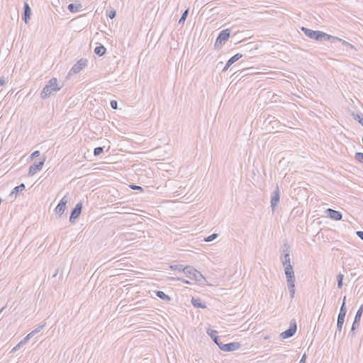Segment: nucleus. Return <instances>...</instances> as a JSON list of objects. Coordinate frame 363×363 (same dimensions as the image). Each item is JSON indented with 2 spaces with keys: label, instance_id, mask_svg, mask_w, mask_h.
Segmentation results:
<instances>
[{
  "label": "nucleus",
  "instance_id": "f257e3e1",
  "mask_svg": "<svg viewBox=\"0 0 363 363\" xmlns=\"http://www.w3.org/2000/svg\"><path fill=\"white\" fill-rule=\"evenodd\" d=\"M301 30L308 38L316 41H330L331 43H335V40L338 39V37L330 35L320 30H313L305 27H301Z\"/></svg>",
  "mask_w": 363,
  "mask_h": 363
},
{
  "label": "nucleus",
  "instance_id": "f03ea898",
  "mask_svg": "<svg viewBox=\"0 0 363 363\" xmlns=\"http://www.w3.org/2000/svg\"><path fill=\"white\" fill-rule=\"evenodd\" d=\"M218 332L216 330L208 331V334L211 337L212 340L215 344L217 345L220 350L224 352H232L238 350L241 347V344L238 342H230L223 344L220 342V337L217 335Z\"/></svg>",
  "mask_w": 363,
  "mask_h": 363
},
{
  "label": "nucleus",
  "instance_id": "7ed1b4c3",
  "mask_svg": "<svg viewBox=\"0 0 363 363\" xmlns=\"http://www.w3.org/2000/svg\"><path fill=\"white\" fill-rule=\"evenodd\" d=\"M62 86L63 84L59 86L57 79L52 77L48 82V84L43 89L40 96L43 99H48L53 92L60 91Z\"/></svg>",
  "mask_w": 363,
  "mask_h": 363
},
{
  "label": "nucleus",
  "instance_id": "20e7f679",
  "mask_svg": "<svg viewBox=\"0 0 363 363\" xmlns=\"http://www.w3.org/2000/svg\"><path fill=\"white\" fill-rule=\"evenodd\" d=\"M230 36V30L229 28L221 30L214 44V48L216 50H220L229 39Z\"/></svg>",
  "mask_w": 363,
  "mask_h": 363
},
{
  "label": "nucleus",
  "instance_id": "39448f33",
  "mask_svg": "<svg viewBox=\"0 0 363 363\" xmlns=\"http://www.w3.org/2000/svg\"><path fill=\"white\" fill-rule=\"evenodd\" d=\"M184 273L188 278L195 280L196 281L200 282L202 279L205 280L202 274L192 266H186Z\"/></svg>",
  "mask_w": 363,
  "mask_h": 363
},
{
  "label": "nucleus",
  "instance_id": "423d86ee",
  "mask_svg": "<svg viewBox=\"0 0 363 363\" xmlns=\"http://www.w3.org/2000/svg\"><path fill=\"white\" fill-rule=\"evenodd\" d=\"M297 325L295 320H292L290 323L289 328L285 331L282 332L280 334V337L281 339H287L292 337L296 332Z\"/></svg>",
  "mask_w": 363,
  "mask_h": 363
},
{
  "label": "nucleus",
  "instance_id": "0eeeda50",
  "mask_svg": "<svg viewBox=\"0 0 363 363\" xmlns=\"http://www.w3.org/2000/svg\"><path fill=\"white\" fill-rule=\"evenodd\" d=\"M88 60L85 58H81L78 60L69 72V74L79 73L87 66Z\"/></svg>",
  "mask_w": 363,
  "mask_h": 363
},
{
  "label": "nucleus",
  "instance_id": "6e6552de",
  "mask_svg": "<svg viewBox=\"0 0 363 363\" xmlns=\"http://www.w3.org/2000/svg\"><path fill=\"white\" fill-rule=\"evenodd\" d=\"M82 207H83L82 203L79 202L72 208L71 213H70V216H69V222L70 223H74L76 220V219H77L79 218V216H80V214L82 213Z\"/></svg>",
  "mask_w": 363,
  "mask_h": 363
},
{
  "label": "nucleus",
  "instance_id": "1a4fd4ad",
  "mask_svg": "<svg viewBox=\"0 0 363 363\" xmlns=\"http://www.w3.org/2000/svg\"><path fill=\"white\" fill-rule=\"evenodd\" d=\"M45 157H44L42 160L39 161L38 162L33 163V164H31L29 167L28 174L30 176H33L35 174H36L38 172L41 170L43 168V166L45 163Z\"/></svg>",
  "mask_w": 363,
  "mask_h": 363
},
{
  "label": "nucleus",
  "instance_id": "9d476101",
  "mask_svg": "<svg viewBox=\"0 0 363 363\" xmlns=\"http://www.w3.org/2000/svg\"><path fill=\"white\" fill-rule=\"evenodd\" d=\"M67 201H68V199H67V195H65L60 200V201L59 202V203L56 206V208L55 209V211L60 216H61L64 213V212H65V211L66 209V204H67Z\"/></svg>",
  "mask_w": 363,
  "mask_h": 363
},
{
  "label": "nucleus",
  "instance_id": "9b49d317",
  "mask_svg": "<svg viewBox=\"0 0 363 363\" xmlns=\"http://www.w3.org/2000/svg\"><path fill=\"white\" fill-rule=\"evenodd\" d=\"M287 283L295 282V276L291 264L284 266Z\"/></svg>",
  "mask_w": 363,
  "mask_h": 363
},
{
  "label": "nucleus",
  "instance_id": "f8f14e48",
  "mask_svg": "<svg viewBox=\"0 0 363 363\" xmlns=\"http://www.w3.org/2000/svg\"><path fill=\"white\" fill-rule=\"evenodd\" d=\"M325 213H327V216L334 220H340L342 218V213L340 211L332 209V208H328L325 211Z\"/></svg>",
  "mask_w": 363,
  "mask_h": 363
},
{
  "label": "nucleus",
  "instance_id": "ddd939ff",
  "mask_svg": "<svg viewBox=\"0 0 363 363\" xmlns=\"http://www.w3.org/2000/svg\"><path fill=\"white\" fill-rule=\"evenodd\" d=\"M280 199V195H279V189L278 185L276 186V189L273 193V195L271 198V207L272 210L274 211L277 206L279 201Z\"/></svg>",
  "mask_w": 363,
  "mask_h": 363
},
{
  "label": "nucleus",
  "instance_id": "4468645a",
  "mask_svg": "<svg viewBox=\"0 0 363 363\" xmlns=\"http://www.w3.org/2000/svg\"><path fill=\"white\" fill-rule=\"evenodd\" d=\"M31 16V9L30 6L27 2H24L23 4V13L22 15V19L26 23H28L29 20L30 19Z\"/></svg>",
  "mask_w": 363,
  "mask_h": 363
},
{
  "label": "nucleus",
  "instance_id": "2eb2a0df",
  "mask_svg": "<svg viewBox=\"0 0 363 363\" xmlns=\"http://www.w3.org/2000/svg\"><path fill=\"white\" fill-rule=\"evenodd\" d=\"M284 247L286 249L283 250V255L281 257L283 266H287V264H291L290 263V253L289 250V246L285 244Z\"/></svg>",
  "mask_w": 363,
  "mask_h": 363
},
{
  "label": "nucleus",
  "instance_id": "dca6fc26",
  "mask_svg": "<svg viewBox=\"0 0 363 363\" xmlns=\"http://www.w3.org/2000/svg\"><path fill=\"white\" fill-rule=\"evenodd\" d=\"M345 300H346V296H345L343 298V301H342V306L340 307L339 314L337 315V318H339V319L345 320V317L346 313H347Z\"/></svg>",
  "mask_w": 363,
  "mask_h": 363
},
{
  "label": "nucleus",
  "instance_id": "f3484780",
  "mask_svg": "<svg viewBox=\"0 0 363 363\" xmlns=\"http://www.w3.org/2000/svg\"><path fill=\"white\" fill-rule=\"evenodd\" d=\"M191 304L195 307L198 308H206V306L204 303L201 301L200 298L192 297L191 298Z\"/></svg>",
  "mask_w": 363,
  "mask_h": 363
},
{
  "label": "nucleus",
  "instance_id": "a211bd4d",
  "mask_svg": "<svg viewBox=\"0 0 363 363\" xmlns=\"http://www.w3.org/2000/svg\"><path fill=\"white\" fill-rule=\"evenodd\" d=\"M82 6L81 4H69L67 6L69 11L71 13H77L79 11Z\"/></svg>",
  "mask_w": 363,
  "mask_h": 363
},
{
  "label": "nucleus",
  "instance_id": "6ab92c4d",
  "mask_svg": "<svg viewBox=\"0 0 363 363\" xmlns=\"http://www.w3.org/2000/svg\"><path fill=\"white\" fill-rule=\"evenodd\" d=\"M25 188H26L25 184L22 183L20 185L13 188L9 196L12 197L13 195H14V194L17 195L19 192L23 191L25 189Z\"/></svg>",
  "mask_w": 363,
  "mask_h": 363
},
{
  "label": "nucleus",
  "instance_id": "aec40b11",
  "mask_svg": "<svg viewBox=\"0 0 363 363\" xmlns=\"http://www.w3.org/2000/svg\"><path fill=\"white\" fill-rule=\"evenodd\" d=\"M106 48L102 45L96 46L94 49V53L99 56H103L106 53Z\"/></svg>",
  "mask_w": 363,
  "mask_h": 363
},
{
  "label": "nucleus",
  "instance_id": "412c9836",
  "mask_svg": "<svg viewBox=\"0 0 363 363\" xmlns=\"http://www.w3.org/2000/svg\"><path fill=\"white\" fill-rule=\"evenodd\" d=\"M243 56V55L240 54V53H237L236 55H233V57H231L228 60V66H231L233 63H235V62H237L238 60H240V58H242Z\"/></svg>",
  "mask_w": 363,
  "mask_h": 363
},
{
  "label": "nucleus",
  "instance_id": "4be33fe9",
  "mask_svg": "<svg viewBox=\"0 0 363 363\" xmlns=\"http://www.w3.org/2000/svg\"><path fill=\"white\" fill-rule=\"evenodd\" d=\"M155 294L158 298L163 301H169L171 300V298L162 291H155Z\"/></svg>",
  "mask_w": 363,
  "mask_h": 363
},
{
  "label": "nucleus",
  "instance_id": "5701e85b",
  "mask_svg": "<svg viewBox=\"0 0 363 363\" xmlns=\"http://www.w3.org/2000/svg\"><path fill=\"white\" fill-rule=\"evenodd\" d=\"M290 298L292 299L295 294V282L287 283Z\"/></svg>",
  "mask_w": 363,
  "mask_h": 363
},
{
  "label": "nucleus",
  "instance_id": "b1692460",
  "mask_svg": "<svg viewBox=\"0 0 363 363\" xmlns=\"http://www.w3.org/2000/svg\"><path fill=\"white\" fill-rule=\"evenodd\" d=\"M169 268L171 269H172V270H177V271H179V272H184V270L186 269V266H184L182 264H174V265H170Z\"/></svg>",
  "mask_w": 363,
  "mask_h": 363
},
{
  "label": "nucleus",
  "instance_id": "393cba45",
  "mask_svg": "<svg viewBox=\"0 0 363 363\" xmlns=\"http://www.w3.org/2000/svg\"><path fill=\"white\" fill-rule=\"evenodd\" d=\"M344 319H339L337 320V331L335 332V335L337 334H340L341 333L342 325L344 324Z\"/></svg>",
  "mask_w": 363,
  "mask_h": 363
},
{
  "label": "nucleus",
  "instance_id": "a878e982",
  "mask_svg": "<svg viewBox=\"0 0 363 363\" xmlns=\"http://www.w3.org/2000/svg\"><path fill=\"white\" fill-rule=\"evenodd\" d=\"M359 322L360 320H357L356 319L354 320L353 321V323H352V328H351V330H350V334L352 335V336H354V330L359 326Z\"/></svg>",
  "mask_w": 363,
  "mask_h": 363
},
{
  "label": "nucleus",
  "instance_id": "bb28decb",
  "mask_svg": "<svg viewBox=\"0 0 363 363\" xmlns=\"http://www.w3.org/2000/svg\"><path fill=\"white\" fill-rule=\"evenodd\" d=\"M106 15L110 19H113L116 17V12L114 9L110 7L108 10H106Z\"/></svg>",
  "mask_w": 363,
  "mask_h": 363
},
{
  "label": "nucleus",
  "instance_id": "cd10ccee",
  "mask_svg": "<svg viewBox=\"0 0 363 363\" xmlns=\"http://www.w3.org/2000/svg\"><path fill=\"white\" fill-rule=\"evenodd\" d=\"M188 13H189V9H186L183 12L182 16L180 17V18L179 20V22H178L179 24H184V22H185V21L186 19V17L188 16Z\"/></svg>",
  "mask_w": 363,
  "mask_h": 363
},
{
  "label": "nucleus",
  "instance_id": "c85d7f7f",
  "mask_svg": "<svg viewBox=\"0 0 363 363\" xmlns=\"http://www.w3.org/2000/svg\"><path fill=\"white\" fill-rule=\"evenodd\" d=\"M362 313H363V303L358 308V310H357V311L356 313L354 319H356L357 320H361V317L362 315Z\"/></svg>",
  "mask_w": 363,
  "mask_h": 363
},
{
  "label": "nucleus",
  "instance_id": "c756f323",
  "mask_svg": "<svg viewBox=\"0 0 363 363\" xmlns=\"http://www.w3.org/2000/svg\"><path fill=\"white\" fill-rule=\"evenodd\" d=\"M336 41L341 42L344 46L350 47V48L354 49L355 50H357L356 48L353 45L350 44V43H348L340 38H338V39L335 40V42Z\"/></svg>",
  "mask_w": 363,
  "mask_h": 363
},
{
  "label": "nucleus",
  "instance_id": "7c9ffc66",
  "mask_svg": "<svg viewBox=\"0 0 363 363\" xmlns=\"http://www.w3.org/2000/svg\"><path fill=\"white\" fill-rule=\"evenodd\" d=\"M344 276L341 273L337 274V287L339 289H341L342 287V281H343Z\"/></svg>",
  "mask_w": 363,
  "mask_h": 363
},
{
  "label": "nucleus",
  "instance_id": "2f4dec72",
  "mask_svg": "<svg viewBox=\"0 0 363 363\" xmlns=\"http://www.w3.org/2000/svg\"><path fill=\"white\" fill-rule=\"evenodd\" d=\"M104 152V147H97L94 150V156H99Z\"/></svg>",
  "mask_w": 363,
  "mask_h": 363
},
{
  "label": "nucleus",
  "instance_id": "473e14b6",
  "mask_svg": "<svg viewBox=\"0 0 363 363\" xmlns=\"http://www.w3.org/2000/svg\"><path fill=\"white\" fill-rule=\"evenodd\" d=\"M354 158L357 161L363 163V153L362 152H357L354 155Z\"/></svg>",
  "mask_w": 363,
  "mask_h": 363
},
{
  "label": "nucleus",
  "instance_id": "72a5a7b5",
  "mask_svg": "<svg viewBox=\"0 0 363 363\" xmlns=\"http://www.w3.org/2000/svg\"><path fill=\"white\" fill-rule=\"evenodd\" d=\"M218 235L216 233H213L206 238H204V241L209 242L213 241L216 238H217Z\"/></svg>",
  "mask_w": 363,
  "mask_h": 363
},
{
  "label": "nucleus",
  "instance_id": "f704fd0d",
  "mask_svg": "<svg viewBox=\"0 0 363 363\" xmlns=\"http://www.w3.org/2000/svg\"><path fill=\"white\" fill-rule=\"evenodd\" d=\"M23 345H25V343L23 342V340H21V342H19L11 350L12 352H16L18 350H19Z\"/></svg>",
  "mask_w": 363,
  "mask_h": 363
},
{
  "label": "nucleus",
  "instance_id": "c9c22d12",
  "mask_svg": "<svg viewBox=\"0 0 363 363\" xmlns=\"http://www.w3.org/2000/svg\"><path fill=\"white\" fill-rule=\"evenodd\" d=\"M45 325H46V323H45L42 324L41 325L38 326L37 328H35L34 330L32 331L33 333L35 335V334L40 332L43 329V328L45 326Z\"/></svg>",
  "mask_w": 363,
  "mask_h": 363
},
{
  "label": "nucleus",
  "instance_id": "e433bc0d",
  "mask_svg": "<svg viewBox=\"0 0 363 363\" xmlns=\"http://www.w3.org/2000/svg\"><path fill=\"white\" fill-rule=\"evenodd\" d=\"M34 336V334L31 331L30 333H28L22 340L26 344L32 337Z\"/></svg>",
  "mask_w": 363,
  "mask_h": 363
},
{
  "label": "nucleus",
  "instance_id": "4c0bfd02",
  "mask_svg": "<svg viewBox=\"0 0 363 363\" xmlns=\"http://www.w3.org/2000/svg\"><path fill=\"white\" fill-rule=\"evenodd\" d=\"M172 280H178V281H182V282H184V284H190L191 282L186 279H182V278H179V277H172L171 278Z\"/></svg>",
  "mask_w": 363,
  "mask_h": 363
},
{
  "label": "nucleus",
  "instance_id": "58836bf2",
  "mask_svg": "<svg viewBox=\"0 0 363 363\" xmlns=\"http://www.w3.org/2000/svg\"><path fill=\"white\" fill-rule=\"evenodd\" d=\"M110 105H111V107L113 108V109H117L118 108V103L116 100H112L110 102Z\"/></svg>",
  "mask_w": 363,
  "mask_h": 363
},
{
  "label": "nucleus",
  "instance_id": "ea45409f",
  "mask_svg": "<svg viewBox=\"0 0 363 363\" xmlns=\"http://www.w3.org/2000/svg\"><path fill=\"white\" fill-rule=\"evenodd\" d=\"M130 187L132 189H133V190L143 191V187L140 186H138V185H135V184H131V185H130Z\"/></svg>",
  "mask_w": 363,
  "mask_h": 363
},
{
  "label": "nucleus",
  "instance_id": "a19ab883",
  "mask_svg": "<svg viewBox=\"0 0 363 363\" xmlns=\"http://www.w3.org/2000/svg\"><path fill=\"white\" fill-rule=\"evenodd\" d=\"M358 122L363 126V115H357V118H355Z\"/></svg>",
  "mask_w": 363,
  "mask_h": 363
},
{
  "label": "nucleus",
  "instance_id": "79ce46f5",
  "mask_svg": "<svg viewBox=\"0 0 363 363\" xmlns=\"http://www.w3.org/2000/svg\"><path fill=\"white\" fill-rule=\"evenodd\" d=\"M40 151H39V150H35V151H34V152L31 154V155H30V158H31V159H33V158H35V157H38V156L40 155Z\"/></svg>",
  "mask_w": 363,
  "mask_h": 363
},
{
  "label": "nucleus",
  "instance_id": "37998d69",
  "mask_svg": "<svg viewBox=\"0 0 363 363\" xmlns=\"http://www.w3.org/2000/svg\"><path fill=\"white\" fill-rule=\"evenodd\" d=\"M357 235L363 240V231L359 230L356 232Z\"/></svg>",
  "mask_w": 363,
  "mask_h": 363
},
{
  "label": "nucleus",
  "instance_id": "c03bdc74",
  "mask_svg": "<svg viewBox=\"0 0 363 363\" xmlns=\"http://www.w3.org/2000/svg\"><path fill=\"white\" fill-rule=\"evenodd\" d=\"M306 358V354H303V357H301V360L299 361V363H305Z\"/></svg>",
  "mask_w": 363,
  "mask_h": 363
},
{
  "label": "nucleus",
  "instance_id": "a18cd8bd",
  "mask_svg": "<svg viewBox=\"0 0 363 363\" xmlns=\"http://www.w3.org/2000/svg\"><path fill=\"white\" fill-rule=\"evenodd\" d=\"M5 84V80L4 78H0V86H3Z\"/></svg>",
  "mask_w": 363,
  "mask_h": 363
},
{
  "label": "nucleus",
  "instance_id": "49530a36",
  "mask_svg": "<svg viewBox=\"0 0 363 363\" xmlns=\"http://www.w3.org/2000/svg\"><path fill=\"white\" fill-rule=\"evenodd\" d=\"M230 66H228V62L226 63L225 66L224 67V68L223 69V72H225L228 70V69L230 67Z\"/></svg>",
  "mask_w": 363,
  "mask_h": 363
},
{
  "label": "nucleus",
  "instance_id": "de8ad7c7",
  "mask_svg": "<svg viewBox=\"0 0 363 363\" xmlns=\"http://www.w3.org/2000/svg\"><path fill=\"white\" fill-rule=\"evenodd\" d=\"M246 45H247V46H249V48H250V50H252V48H251L252 43H247Z\"/></svg>",
  "mask_w": 363,
  "mask_h": 363
},
{
  "label": "nucleus",
  "instance_id": "09e8293b",
  "mask_svg": "<svg viewBox=\"0 0 363 363\" xmlns=\"http://www.w3.org/2000/svg\"><path fill=\"white\" fill-rule=\"evenodd\" d=\"M4 309V307L2 308L1 310H0V314L1 313L2 311Z\"/></svg>",
  "mask_w": 363,
  "mask_h": 363
}]
</instances>
